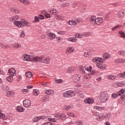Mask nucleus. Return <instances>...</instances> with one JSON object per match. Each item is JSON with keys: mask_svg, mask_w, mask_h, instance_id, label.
<instances>
[{"mask_svg": "<svg viewBox=\"0 0 125 125\" xmlns=\"http://www.w3.org/2000/svg\"><path fill=\"white\" fill-rule=\"evenodd\" d=\"M90 22H93V21H96V17L93 16L90 18Z\"/></svg>", "mask_w": 125, "mask_h": 125, "instance_id": "40", "label": "nucleus"}, {"mask_svg": "<svg viewBox=\"0 0 125 125\" xmlns=\"http://www.w3.org/2000/svg\"><path fill=\"white\" fill-rule=\"evenodd\" d=\"M25 76L27 78H31L33 77V74L31 72H27L25 73Z\"/></svg>", "mask_w": 125, "mask_h": 125, "instance_id": "33", "label": "nucleus"}, {"mask_svg": "<svg viewBox=\"0 0 125 125\" xmlns=\"http://www.w3.org/2000/svg\"><path fill=\"white\" fill-rule=\"evenodd\" d=\"M73 108V104L69 105H65L63 107V109L64 111H67V110H70Z\"/></svg>", "mask_w": 125, "mask_h": 125, "instance_id": "20", "label": "nucleus"}, {"mask_svg": "<svg viewBox=\"0 0 125 125\" xmlns=\"http://www.w3.org/2000/svg\"><path fill=\"white\" fill-rule=\"evenodd\" d=\"M118 17H119L120 18H121V17H123V16H124L123 15V14L122 13V11H120L118 13Z\"/></svg>", "mask_w": 125, "mask_h": 125, "instance_id": "49", "label": "nucleus"}, {"mask_svg": "<svg viewBox=\"0 0 125 125\" xmlns=\"http://www.w3.org/2000/svg\"><path fill=\"white\" fill-rule=\"evenodd\" d=\"M33 94L35 96H38L39 94H40V91L38 89H34Z\"/></svg>", "mask_w": 125, "mask_h": 125, "instance_id": "31", "label": "nucleus"}, {"mask_svg": "<svg viewBox=\"0 0 125 125\" xmlns=\"http://www.w3.org/2000/svg\"><path fill=\"white\" fill-rule=\"evenodd\" d=\"M84 57H89V55L88 54V52H85L84 53Z\"/></svg>", "mask_w": 125, "mask_h": 125, "instance_id": "57", "label": "nucleus"}, {"mask_svg": "<svg viewBox=\"0 0 125 125\" xmlns=\"http://www.w3.org/2000/svg\"><path fill=\"white\" fill-rule=\"evenodd\" d=\"M19 19V16H15L10 18V21H14V25L16 26L18 28H22V27H25V26H31V23L28 22L25 20H21V21H16Z\"/></svg>", "mask_w": 125, "mask_h": 125, "instance_id": "2", "label": "nucleus"}, {"mask_svg": "<svg viewBox=\"0 0 125 125\" xmlns=\"http://www.w3.org/2000/svg\"><path fill=\"white\" fill-rule=\"evenodd\" d=\"M48 98H49L48 96H44L43 98V100L44 102H46V101H48Z\"/></svg>", "mask_w": 125, "mask_h": 125, "instance_id": "48", "label": "nucleus"}, {"mask_svg": "<svg viewBox=\"0 0 125 125\" xmlns=\"http://www.w3.org/2000/svg\"><path fill=\"white\" fill-rule=\"evenodd\" d=\"M103 57H104V59L108 60V59L111 58V55L107 53H104L103 55Z\"/></svg>", "mask_w": 125, "mask_h": 125, "instance_id": "22", "label": "nucleus"}, {"mask_svg": "<svg viewBox=\"0 0 125 125\" xmlns=\"http://www.w3.org/2000/svg\"><path fill=\"white\" fill-rule=\"evenodd\" d=\"M67 24L70 26H77V22L74 20H70L67 21Z\"/></svg>", "mask_w": 125, "mask_h": 125, "instance_id": "21", "label": "nucleus"}, {"mask_svg": "<svg viewBox=\"0 0 125 125\" xmlns=\"http://www.w3.org/2000/svg\"><path fill=\"white\" fill-rule=\"evenodd\" d=\"M10 10L12 11V12H15V13H17V12H18V11H17V10L13 8H11Z\"/></svg>", "mask_w": 125, "mask_h": 125, "instance_id": "55", "label": "nucleus"}, {"mask_svg": "<svg viewBox=\"0 0 125 125\" xmlns=\"http://www.w3.org/2000/svg\"><path fill=\"white\" fill-rule=\"evenodd\" d=\"M75 124L77 125H83V121L78 120L76 122Z\"/></svg>", "mask_w": 125, "mask_h": 125, "instance_id": "46", "label": "nucleus"}, {"mask_svg": "<svg viewBox=\"0 0 125 125\" xmlns=\"http://www.w3.org/2000/svg\"><path fill=\"white\" fill-rule=\"evenodd\" d=\"M25 37V32L24 31H22L21 34L20 35V38H24Z\"/></svg>", "mask_w": 125, "mask_h": 125, "instance_id": "47", "label": "nucleus"}, {"mask_svg": "<svg viewBox=\"0 0 125 125\" xmlns=\"http://www.w3.org/2000/svg\"><path fill=\"white\" fill-rule=\"evenodd\" d=\"M23 105L26 108L30 107V106H31V101L29 100H25L23 101Z\"/></svg>", "mask_w": 125, "mask_h": 125, "instance_id": "12", "label": "nucleus"}, {"mask_svg": "<svg viewBox=\"0 0 125 125\" xmlns=\"http://www.w3.org/2000/svg\"><path fill=\"white\" fill-rule=\"evenodd\" d=\"M118 96H119V95H118V93H117L116 94L115 93H113L112 95H111V97L114 99V98H117V97H118Z\"/></svg>", "mask_w": 125, "mask_h": 125, "instance_id": "43", "label": "nucleus"}, {"mask_svg": "<svg viewBox=\"0 0 125 125\" xmlns=\"http://www.w3.org/2000/svg\"><path fill=\"white\" fill-rule=\"evenodd\" d=\"M22 60L23 61H31V62H40V63H44L45 64H49V62H50V58L49 57L40 56L31 58L30 55L27 54L22 56Z\"/></svg>", "mask_w": 125, "mask_h": 125, "instance_id": "1", "label": "nucleus"}, {"mask_svg": "<svg viewBox=\"0 0 125 125\" xmlns=\"http://www.w3.org/2000/svg\"><path fill=\"white\" fill-rule=\"evenodd\" d=\"M75 95L76 92L73 90H68L63 93V97H66V98H71V97H73Z\"/></svg>", "mask_w": 125, "mask_h": 125, "instance_id": "7", "label": "nucleus"}, {"mask_svg": "<svg viewBox=\"0 0 125 125\" xmlns=\"http://www.w3.org/2000/svg\"><path fill=\"white\" fill-rule=\"evenodd\" d=\"M45 93L47 95H51V94H53V93H54V90H53L52 89H50L46 90L45 91Z\"/></svg>", "mask_w": 125, "mask_h": 125, "instance_id": "23", "label": "nucleus"}, {"mask_svg": "<svg viewBox=\"0 0 125 125\" xmlns=\"http://www.w3.org/2000/svg\"><path fill=\"white\" fill-rule=\"evenodd\" d=\"M77 38L78 39H82L83 38V35L81 33H77L75 35V37H69L67 39L68 42H77Z\"/></svg>", "mask_w": 125, "mask_h": 125, "instance_id": "8", "label": "nucleus"}, {"mask_svg": "<svg viewBox=\"0 0 125 125\" xmlns=\"http://www.w3.org/2000/svg\"><path fill=\"white\" fill-rule=\"evenodd\" d=\"M49 13L51 15H57L58 12L57 10L55 8H52L49 10Z\"/></svg>", "mask_w": 125, "mask_h": 125, "instance_id": "19", "label": "nucleus"}, {"mask_svg": "<svg viewBox=\"0 0 125 125\" xmlns=\"http://www.w3.org/2000/svg\"><path fill=\"white\" fill-rule=\"evenodd\" d=\"M83 102H84L85 104H92L93 102H94V100L92 98H89L84 100Z\"/></svg>", "mask_w": 125, "mask_h": 125, "instance_id": "10", "label": "nucleus"}, {"mask_svg": "<svg viewBox=\"0 0 125 125\" xmlns=\"http://www.w3.org/2000/svg\"><path fill=\"white\" fill-rule=\"evenodd\" d=\"M118 54H119L120 56H125V51L123 50L119 51Z\"/></svg>", "mask_w": 125, "mask_h": 125, "instance_id": "38", "label": "nucleus"}, {"mask_svg": "<svg viewBox=\"0 0 125 125\" xmlns=\"http://www.w3.org/2000/svg\"><path fill=\"white\" fill-rule=\"evenodd\" d=\"M55 83H63V80L62 79H56Z\"/></svg>", "mask_w": 125, "mask_h": 125, "instance_id": "44", "label": "nucleus"}, {"mask_svg": "<svg viewBox=\"0 0 125 125\" xmlns=\"http://www.w3.org/2000/svg\"><path fill=\"white\" fill-rule=\"evenodd\" d=\"M74 71H75V67H69L67 68V69H66V73H74Z\"/></svg>", "mask_w": 125, "mask_h": 125, "instance_id": "24", "label": "nucleus"}, {"mask_svg": "<svg viewBox=\"0 0 125 125\" xmlns=\"http://www.w3.org/2000/svg\"><path fill=\"white\" fill-rule=\"evenodd\" d=\"M47 36L51 38V40H54V39L56 37V35L54 34V33L51 32L50 31H47L46 33Z\"/></svg>", "mask_w": 125, "mask_h": 125, "instance_id": "15", "label": "nucleus"}, {"mask_svg": "<svg viewBox=\"0 0 125 125\" xmlns=\"http://www.w3.org/2000/svg\"><path fill=\"white\" fill-rule=\"evenodd\" d=\"M56 18L57 20H59V21H63L65 18L63 16L56 15Z\"/></svg>", "mask_w": 125, "mask_h": 125, "instance_id": "26", "label": "nucleus"}, {"mask_svg": "<svg viewBox=\"0 0 125 125\" xmlns=\"http://www.w3.org/2000/svg\"><path fill=\"white\" fill-rule=\"evenodd\" d=\"M99 98L101 103H105V102H106L107 100H109L110 95L107 93V92H104L102 93L100 95Z\"/></svg>", "mask_w": 125, "mask_h": 125, "instance_id": "4", "label": "nucleus"}, {"mask_svg": "<svg viewBox=\"0 0 125 125\" xmlns=\"http://www.w3.org/2000/svg\"><path fill=\"white\" fill-rule=\"evenodd\" d=\"M94 74V72L90 71L88 74L84 75V78H85V79H86V80H89V79H91V76H93Z\"/></svg>", "mask_w": 125, "mask_h": 125, "instance_id": "14", "label": "nucleus"}, {"mask_svg": "<svg viewBox=\"0 0 125 125\" xmlns=\"http://www.w3.org/2000/svg\"><path fill=\"white\" fill-rule=\"evenodd\" d=\"M16 110L17 112H24V111H25V109H24V108H23V107L21 106H17Z\"/></svg>", "mask_w": 125, "mask_h": 125, "instance_id": "28", "label": "nucleus"}, {"mask_svg": "<svg viewBox=\"0 0 125 125\" xmlns=\"http://www.w3.org/2000/svg\"><path fill=\"white\" fill-rule=\"evenodd\" d=\"M119 28H121V25H117L113 28H112V31H115V30H117V29H119Z\"/></svg>", "mask_w": 125, "mask_h": 125, "instance_id": "50", "label": "nucleus"}, {"mask_svg": "<svg viewBox=\"0 0 125 125\" xmlns=\"http://www.w3.org/2000/svg\"><path fill=\"white\" fill-rule=\"evenodd\" d=\"M105 20H108L109 19V18H110V17L109 16V14H107L106 15H105Z\"/></svg>", "mask_w": 125, "mask_h": 125, "instance_id": "61", "label": "nucleus"}, {"mask_svg": "<svg viewBox=\"0 0 125 125\" xmlns=\"http://www.w3.org/2000/svg\"><path fill=\"white\" fill-rule=\"evenodd\" d=\"M8 75L15 77V76H16V70H15L13 68H11L8 71Z\"/></svg>", "mask_w": 125, "mask_h": 125, "instance_id": "9", "label": "nucleus"}, {"mask_svg": "<svg viewBox=\"0 0 125 125\" xmlns=\"http://www.w3.org/2000/svg\"><path fill=\"white\" fill-rule=\"evenodd\" d=\"M104 118H105V119H107L108 120H109V119H110V118H111V113H106L104 115Z\"/></svg>", "mask_w": 125, "mask_h": 125, "instance_id": "42", "label": "nucleus"}, {"mask_svg": "<svg viewBox=\"0 0 125 125\" xmlns=\"http://www.w3.org/2000/svg\"><path fill=\"white\" fill-rule=\"evenodd\" d=\"M76 21H77V22H78V23L83 22V20L81 18L77 19Z\"/></svg>", "mask_w": 125, "mask_h": 125, "instance_id": "56", "label": "nucleus"}, {"mask_svg": "<svg viewBox=\"0 0 125 125\" xmlns=\"http://www.w3.org/2000/svg\"><path fill=\"white\" fill-rule=\"evenodd\" d=\"M13 95V92L12 91H8L7 92V97H10Z\"/></svg>", "mask_w": 125, "mask_h": 125, "instance_id": "39", "label": "nucleus"}, {"mask_svg": "<svg viewBox=\"0 0 125 125\" xmlns=\"http://www.w3.org/2000/svg\"><path fill=\"white\" fill-rule=\"evenodd\" d=\"M120 98H121V100H125V95H123V96H121Z\"/></svg>", "mask_w": 125, "mask_h": 125, "instance_id": "63", "label": "nucleus"}, {"mask_svg": "<svg viewBox=\"0 0 125 125\" xmlns=\"http://www.w3.org/2000/svg\"><path fill=\"white\" fill-rule=\"evenodd\" d=\"M13 77L12 76V75H9V76H8L7 77H6V80L7 81V82H8L9 83H12V82H13Z\"/></svg>", "mask_w": 125, "mask_h": 125, "instance_id": "27", "label": "nucleus"}, {"mask_svg": "<svg viewBox=\"0 0 125 125\" xmlns=\"http://www.w3.org/2000/svg\"><path fill=\"white\" fill-rule=\"evenodd\" d=\"M94 109H96L97 110H99V111H103L104 110L105 108L98 106H94Z\"/></svg>", "mask_w": 125, "mask_h": 125, "instance_id": "32", "label": "nucleus"}, {"mask_svg": "<svg viewBox=\"0 0 125 125\" xmlns=\"http://www.w3.org/2000/svg\"><path fill=\"white\" fill-rule=\"evenodd\" d=\"M92 62L96 63V66L99 69L104 70L106 68V64L103 63V59L101 57H95L92 60Z\"/></svg>", "mask_w": 125, "mask_h": 125, "instance_id": "3", "label": "nucleus"}, {"mask_svg": "<svg viewBox=\"0 0 125 125\" xmlns=\"http://www.w3.org/2000/svg\"><path fill=\"white\" fill-rule=\"evenodd\" d=\"M7 87H8V86H6L5 85H2V86H1V88L4 91L6 90V88H7Z\"/></svg>", "mask_w": 125, "mask_h": 125, "instance_id": "52", "label": "nucleus"}, {"mask_svg": "<svg viewBox=\"0 0 125 125\" xmlns=\"http://www.w3.org/2000/svg\"><path fill=\"white\" fill-rule=\"evenodd\" d=\"M79 70L81 71L83 74H85V71L87 72H91L92 71V67L91 66H87V65H85L83 66H80Z\"/></svg>", "mask_w": 125, "mask_h": 125, "instance_id": "6", "label": "nucleus"}, {"mask_svg": "<svg viewBox=\"0 0 125 125\" xmlns=\"http://www.w3.org/2000/svg\"><path fill=\"white\" fill-rule=\"evenodd\" d=\"M73 79L75 83H78V82L81 80V76L78 75V74H75L73 77Z\"/></svg>", "mask_w": 125, "mask_h": 125, "instance_id": "18", "label": "nucleus"}, {"mask_svg": "<svg viewBox=\"0 0 125 125\" xmlns=\"http://www.w3.org/2000/svg\"><path fill=\"white\" fill-rule=\"evenodd\" d=\"M40 120H42V116H39V117H35L33 119V122L34 123H37V122H39V121H40Z\"/></svg>", "mask_w": 125, "mask_h": 125, "instance_id": "30", "label": "nucleus"}, {"mask_svg": "<svg viewBox=\"0 0 125 125\" xmlns=\"http://www.w3.org/2000/svg\"><path fill=\"white\" fill-rule=\"evenodd\" d=\"M69 5H70V3L68 2H64L62 5V6L63 7H67V6H69Z\"/></svg>", "mask_w": 125, "mask_h": 125, "instance_id": "45", "label": "nucleus"}, {"mask_svg": "<svg viewBox=\"0 0 125 125\" xmlns=\"http://www.w3.org/2000/svg\"><path fill=\"white\" fill-rule=\"evenodd\" d=\"M13 45L15 48H21V44H20L18 43H15L13 44Z\"/></svg>", "mask_w": 125, "mask_h": 125, "instance_id": "36", "label": "nucleus"}, {"mask_svg": "<svg viewBox=\"0 0 125 125\" xmlns=\"http://www.w3.org/2000/svg\"><path fill=\"white\" fill-rule=\"evenodd\" d=\"M116 78H117V76L113 74L108 75L106 76V79L109 80V81H114V80H116Z\"/></svg>", "mask_w": 125, "mask_h": 125, "instance_id": "17", "label": "nucleus"}, {"mask_svg": "<svg viewBox=\"0 0 125 125\" xmlns=\"http://www.w3.org/2000/svg\"><path fill=\"white\" fill-rule=\"evenodd\" d=\"M125 92V89H121L119 91L117 92V94L118 95V96H121L122 94H124Z\"/></svg>", "mask_w": 125, "mask_h": 125, "instance_id": "35", "label": "nucleus"}, {"mask_svg": "<svg viewBox=\"0 0 125 125\" xmlns=\"http://www.w3.org/2000/svg\"><path fill=\"white\" fill-rule=\"evenodd\" d=\"M43 125H53V124L50 122H47L44 123Z\"/></svg>", "mask_w": 125, "mask_h": 125, "instance_id": "60", "label": "nucleus"}, {"mask_svg": "<svg viewBox=\"0 0 125 125\" xmlns=\"http://www.w3.org/2000/svg\"><path fill=\"white\" fill-rule=\"evenodd\" d=\"M75 51V48L73 47H68L66 48V54H70V53H73Z\"/></svg>", "mask_w": 125, "mask_h": 125, "instance_id": "13", "label": "nucleus"}, {"mask_svg": "<svg viewBox=\"0 0 125 125\" xmlns=\"http://www.w3.org/2000/svg\"><path fill=\"white\" fill-rule=\"evenodd\" d=\"M118 85L119 86H124V85H125V83L122 82V83H119Z\"/></svg>", "mask_w": 125, "mask_h": 125, "instance_id": "59", "label": "nucleus"}, {"mask_svg": "<svg viewBox=\"0 0 125 125\" xmlns=\"http://www.w3.org/2000/svg\"><path fill=\"white\" fill-rule=\"evenodd\" d=\"M104 125H111V124H110V122H105Z\"/></svg>", "mask_w": 125, "mask_h": 125, "instance_id": "64", "label": "nucleus"}, {"mask_svg": "<svg viewBox=\"0 0 125 125\" xmlns=\"http://www.w3.org/2000/svg\"><path fill=\"white\" fill-rule=\"evenodd\" d=\"M67 115L68 116H69V117H74V116H75L74 115V113L73 112H68L67 113Z\"/></svg>", "mask_w": 125, "mask_h": 125, "instance_id": "54", "label": "nucleus"}, {"mask_svg": "<svg viewBox=\"0 0 125 125\" xmlns=\"http://www.w3.org/2000/svg\"><path fill=\"white\" fill-rule=\"evenodd\" d=\"M55 119L54 118H48V120L49 121V122H52L53 123H55L56 122H57V120H63V119H64V115H63L62 114H61L59 113H57L56 114H55Z\"/></svg>", "mask_w": 125, "mask_h": 125, "instance_id": "5", "label": "nucleus"}, {"mask_svg": "<svg viewBox=\"0 0 125 125\" xmlns=\"http://www.w3.org/2000/svg\"><path fill=\"white\" fill-rule=\"evenodd\" d=\"M118 34L120 35L121 38H123V39H125V33L123 31H119Z\"/></svg>", "mask_w": 125, "mask_h": 125, "instance_id": "34", "label": "nucleus"}, {"mask_svg": "<svg viewBox=\"0 0 125 125\" xmlns=\"http://www.w3.org/2000/svg\"><path fill=\"white\" fill-rule=\"evenodd\" d=\"M117 78H125V71L124 73H120L117 75Z\"/></svg>", "mask_w": 125, "mask_h": 125, "instance_id": "29", "label": "nucleus"}, {"mask_svg": "<svg viewBox=\"0 0 125 125\" xmlns=\"http://www.w3.org/2000/svg\"><path fill=\"white\" fill-rule=\"evenodd\" d=\"M40 22V19L38 16H35L34 17V20L33 21V23H38Z\"/></svg>", "mask_w": 125, "mask_h": 125, "instance_id": "37", "label": "nucleus"}, {"mask_svg": "<svg viewBox=\"0 0 125 125\" xmlns=\"http://www.w3.org/2000/svg\"><path fill=\"white\" fill-rule=\"evenodd\" d=\"M98 117L99 118V119L101 120L102 121H103V120L105 119V115H104L100 114L99 115H98Z\"/></svg>", "mask_w": 125, "mask_h": 125, "instance_id": "41", "label": "nucleus"}, {"mask_svg": "<svg viewBox=\"0 0 125 125\" xmlns=\"http://www.w3.org/2000/svg\"><path fill=\"white\" fill-rule=\"evenodd\" d=\"M5 117V115L4 114L0 112V119H4Z\"/></svg>", "mask_w": 125, "mask_h": 125, "instance_id": "51", "label": "nucleus"}, {"mask_svg": "<svg viewBox=\"0 0 125 125\" xmlns=\"http://www.w3.org/2000/svg\"><path fill=\"white\" fill-rule=\"evenodd\" d=\"M114 62L116 64H121L125 63V59L123 58H118L114 61Z\"/></svg>", "mask_w": 125, "mask_h": 125, "instance_id": "11", "label": "nucleus"}, {"mask_svg": "<svg viewBox=\"0 0 125 125\" xmlns=\"http://www.w3.org/2000/svg\"><path fill=\"white\" fill-rule=\"evenodd\" d=\"M38 18H39V19H40L41 20H43V19H44V17L42 15H39L38 16Z\"/></svg>", "mask_w": 125, "mask_h": 125, "instance_id": "53", "label": "nucleus"}, {"mask_svg": "<svg viewBox=\"0 0 125 125\" xmlns=\"http://www.w3.org/2000/svg\"><path fill=\"white\" fill-rule=\"evenodd\" d=\"M45 17H46V18H50V14H45Z\"/></svg>", "mask_w": 125, "mask_h": 125, "instance_id": "62", "label": "nucleus"}, {"mask_svg": "<svg viewBox=\"0 0 125 125\" xmlns=\"http://www.w3.org/2000/svg\"><path fill=\"white\" fill-rule=\"evenodd\" d=\"M103 22V19L102 18H98L96 19V21H95V25H100L101 23Z\"/></svg>", "mask_w": 125, "mask_h": 125, "instance_id": "16", "label": "nucleus"}, {"mask_svg": "<svg viewBox=\"0 0 125 125\" xmlns=\"http://www.w3.org/2000/svg\"><path fill=\"white\" fill-rule=\"evenodd\" d=\"M58 34H59V35H65V34H66V32H65V31H60L59 32H58Z\"/></svg>", "mask_w": 125, "mask_h": 125, "instance_id": "58", "label": "nucleus"}, {"mask_svg": "<svg viewBox=\"0 0 125 125\" xmlns=\"http://www.w3.org/2000/svg\"><path fill=\"white\" fill-rule=\"evenodd\" d=\"M19 1L25 5H30V4H31V2L27 0H19Z\"/></svg>", "mask_w": 125, "mask_h": 125, "instance_id": "25", "label": "nucleus"}]
</instances>
